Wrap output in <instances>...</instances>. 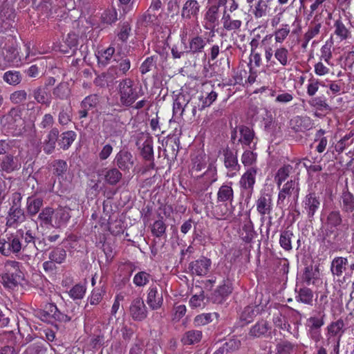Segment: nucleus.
<instances>
[{
    "instance_id": "nucleus-19",
    "label": "nucleus",
    "mask_w": 354,
    "mask_h": 354,
    "mask_svg": "<svg viewBox=\"0 0 354 354\" xmlns=\"http://www.w3.org/2000/svg\"><path fill=\"white\" fill-rule=\"evenodd\" d=\"M26 219L24 210L19 207H10L6 218V226L12 227L15 224L21 223Z\"/></svg>"
},
{
    "instance_id": "nucleus-6",
    "label": "nucleus",
    "mask_w": 354,
    "mask_h": 354,
    "mask_svg": "<svg viewBox=\"0 0 354 354\" xmlns=\"http://www.w3.org/2000/svg\"><path fill=\"white\" fill-rule=\"evenodd\" d=\"M147 303L152 310L160 308L163 304L162 289L158 284H152L148 289Z\"/></svg>"
},
{
    "instance_id": "nucleus-4",
    "label": "nucleus",
    "mask_w": 354,
    "mask_h": 354,
    "mask_svg": "<svg viewBox=\"0 0 354 354\" xmlns=\"http://www.w3.org/2000/svg\"><path fill=\"white\" fill-rule=\"evenodd\" d=\"M136 145L140 149L141 156L145 160H154L152 137L142 133L136 142Z\"/></svg>"
},
{
    "instance_id": "nucleus-27",
    "label": "nucleus",
    "mask_w": 354,
    "mask_h": 354,
    "mask_svg": "<svg viewBox=\"0 0 354 354\" xmlns=\"http://www.w3.org/2000/svg\"><path fill=\"white\" fill-rule=\"evenodd\" d=\"M69 210L66 207H61L54 211L55 226L59 227L68 222L71 218Z\"/></svg>"
},
{
    "instance_id": "nucleus-29",
    "label": "nucleus",
    "mask_w": 354,
    "mask_h": 354,
    "mask_svg": "<svg viewBox=\"0 0 354 354\" xmlns=\"http://www.w3.org/2000/svg\"><path fill=\"white\" fill-rule=\"evenodd\" d=\"M225 156V166L230 169L231 171H238L240 168V165L238 163V160L236 155L234 154V153L229 150L226 149L224 151Z\"/></svg>"
},
{
    "instance_id": "nucleus-53",
    "label": "nucleus",
    "mask_w": 354,
    "mask_h": 354,
    "mask_svg": "<svg viewBox=\"0 0 354 354\" xmlns=\"http://www.w3.org/2000/svg\"><path fill=\"white\" fill-rule=\"evenodd\" d=\"M54 304H48L44 310L38 313V317L44 322L53 324V310Z\"/></svg>"
},
{
    "instance_id": "nucleus-13",
    "label": "nucleus",
    "mask_w": 354,
    "mask_h": 354,
    "mask_svg": "<svg viewBox=\"0 0 354 354\" xmlns=\"http://www.w3.org/2000/svg\"><path fill=\"white\" fill-rule=\"evenodd\" d=\"M299 191V183L295 180H290L288 181L283 185L282 189L279 193L277 203H282L287 196H290L292 194H295V196L297 198Z\"/></svg>"
},
{
    "instance_id": "nucleus-50",
    "label": "nucleus",
    "mask_w": 354,
    "mask_h": 354,
    "mask_svg": "<svg viewBox=\"0 0 354 354\" xmlns=\"http://www.w3.org/2000/svg\"><path fill=\"white\" fill-rule=\"evenodd\" d=\"M115 70V68L111 67L108 69L107 72L103 73L101 75L97 77L94 80L95 84L97 86L104 87L108 80L113 77V73Z\"/></svg>"
},
{
    "instance_id": "nucleus-48",
    "label": "nucleus",
    "mask_w": 354,
    "mask_h": 354,
    "mask_svg": "<svg viewBox=\"0 0 354 354\" xmlns=\"http://www.w3.org/2000/svg\"><path fill=\"white\" fill-rule=\"evenodd\" d=\"M53 95L61 100H64L69 95V88L66 84H59L53 91Z\"/></svg>"
},
{
    "instance_id": "nucleus-52",
    "label": "nucleus",
    "mask_w": 354,
    "mask_h": 354,
    "mask_svg": "<svg viewBox=\"0 0 354 354\" xmlns=\"http://www.w3.org/2000/svg\"><path fill=\"white\" fill-rule=\"evenodd\" d=\"M118 62L117 68L121 75H125L131 68V60L127 56H122L120 59L115 58Z\"/></svg>"
},
{
    "instance_id": "nucleus-8",
    "label": "nucleus",
    "mask_w": 354,
    "mask_h": 354,
    "mask_svg": "<svg viewBox=\"0 0 354 354\" xmlns=\"http://www.w3.org/2000/svg\"><path fill=\"white\" fill-rule=\"evenodd\" d=\"M21 235V242L22 243V252L26 256H30L35 252V242L36 236L31 230H27L26 232L19 231Z\"/></svg>"
},
{
    "instance_id": "nucleus-34",
    "label": "nucleus",
    "mask_w": 354,
    "mask_h": 354,
    "mask_svg": "<svg viewBox=\"0 0 354 354\" xmlns=\"http://www.w3.org/2000/svg\"><path fill=\"white\" fill-rule=\"evenodd\" d=\"M3 79L7 84L16 86L21 82L22 76L19 71H8L3 74Z\"/></svg>"
},
{
    "instance_id": "nucleus-2",
    "label": "nucleus",
    "mask_w": 354,
    "mask_h": 354,
    "mask_svg": "<svg viewBox=\"0 0 354 354\" xmlns=\"http://www.w3.org/2000/svg\"><path fill=\"white\" fill-rule=\"evenodd\" d=\"M5 272L0 274V283L9 289H14L18 286L22 279V272L19 269V263L16 261L8 260L5 263Z\"/></svg>"
},
{
    "instance_id": "nucleus-51",
    "label": "nucleus",
    "mask_w": 354,
    "mask_h": 354,
    "mask_svg": "<svg viewBox=\"0 0 354 354\" xmlns=\"http://www.w3.org/2000/svg\"><path fill=\"white\" fill-rule=\"evenodd\" d=\"M344 326V321L341 319H338L336 322H332L328 326V332L329 334H330L333 336L337 335L340 334L341 336L342 334L344 333L343 328Z\"/></svg>"
},
{
    "instance_id": "nucleus-39",
    "label": "nucleus",
    "mask_w": 354,
    "mask_h": 354,
    "mask_svg": "<svg viewBox=\"0 0 354 354\" xmlns=\"http://www.w3.org/2000/svg\"><path fill=\"white\" fill-rule=\"evenodd\" d=\"M325 313L324 311H319L318 316L310 317L307 319V324L309 329H320L324 324Z\"/></svg>"
},
{
    "instance_id": "nucleus-58",
    "label": "nucleus",
    "mask_w": 354,
    "mask_h": 354,
    "mask_svg": "<svg viewBox=\"0 0 354 354\" xmlns=\"http://www.w3.org/2000/svg\"><path fill=\"white\" fill-rule=\"evenodd\" d=\"M310 104L320 111H330L331 108L322 97H313L309 102Z\"/></svg>"
},
{
    "instance_id": "nucleus-43",
    "label": "nucleus",
    "mask_w": 354,
    "mask_h": 354,
    "mask_svg": "<svg viewBox=\"0 0 354 354\" xmlns=\"http://www.w3.org/2000/svg\"><path fill=\"white\" fill-rule=\"evenodd\" d=\"M32 95L37 102L41 104H46V106L49 105V102L47 99V92L44 88L39 86L35 88L32 91Z\"/></svg>"
},
{
    "instance_id": "nucleus-63",
    "label": "nucleus",
    "mask_w": 354,
    "mask_h": 354,
    "mask_svg": "<svg viewBox=\"0 0 354 354\" xmlns=\"http://www.w3.org/2000/svg\"><path fill=\"white\" fill-rule=\"evenodd\" d=\"M64 42L72 50L73 53H74L77 50L78 35L74 32H70L67 35Z\"/></svg>"
},
{
    "instance_id": "nucleus-3",
    "label": "nucleus",
    "mask_w": 354,
    "mask_h": 354,
    "mask_svg": "<svg viewBox=\"0 0 354 354\" xmlns=\"http://www.w3.org/2000/svg\"><path fill=\"white\" fill-rule=\"evenodd\" d=\"M201 8L197 0H186L182 6L181 18L185 21L198 20Z\"/></svg>"
},
{
    "instance_id": "nucleus-41",
    "label": "nucleus",
    "mask_w": 354,
    "mask_h": 354,
    "mask_svg": "<svg viewBox=\"0 0 354 354\" xmlns=\"http://www.w3.org/2000/svg\"><path fill=\"white\" fill-rule=\"evenodd\" d=\"M150 279H152V277L149 273L140 271L135 274L133 281L136 286L142 287L147 285Z\"/></svg>"
},
{
    "instance_id": "nucleus-21",
    "label": "nucleus",
    "mask_w": 354,
    "mask_h": 354,
    "mask_svg": "<svg viewBox=\"0 0 354 354\" xmlns=\"http://www.w3.org/2000/svg\"><path fill=\"white\" fill-rule=\"evenodd\" d=\"M203 337V333L199 330L186 331L181 337V342L185 346H190L199 343Z\"/></svg>"
},
{
    "instance_id": "nucleus-42",
    "label": "nucleus",
    "mask_w": 354,
    "mask_h": 354,
    "mask_svg": "<svg viewBox=\"0 0 354 354\" xmlns=\"http://www.w3.org/2000/svg\"><path fill=\"white\" fill-rule=\"evenodd\" d=\"M158 57L152 55L148 57L141 64L140 67V71L142 75L147 73L151 71L153 68L156 67V62Z\"/></svg>"
},
{
    "instance_id": "nucleus-15",
    "label": "nucleus",
    "mask_w": 354,
    "mask_h": 354,
    "mask_svg": "<svg viewBox=\"0 0 354 354\" xmlns=\"http://www.w3.org/2000/svg\"><path fill=\"white\" fill-rule=\"evenodd\" d=\"M257 172V169L251 167L242 175L239 181L241 187L245 190H248L250 193L254 189Z\"/></svg>"
},
{
    "instance_id": "nucleus-12",
    "label": "nucleus",
    "mask_w": 354,
    "mask_h": 354,
    "mask_svg": "<svg viewBox=\"0 0 354 354\" xmlns=\"http://www.w3.org/2000/svg\"><path fill=\"white\" fill-rule=\"evenodd\" d=\"M304 204L308 218H313L320 205L319 197L314 192L310 193L306 196Z\"/></svg>"
},
{
    "instance_id": "nucleus-36",
    "label": "nucleus",
    "mask_w": 354,
    "mask_h": 354,
    "mask_svg": "<svg viewBox=\"0 0 354 354\" xmlns=\"http://www.w3.org/2000/svg\"><path fill=\"white\" fill-rule=\"evenodd\" d=\"M221 87V85L218 84L216 86V87H214V89L207 93L205 97L201 98V100L202 101V104L199 108L200 110H203L205 108L209 106L216 100L218 94V90H219Z\"/></svg>"
},
{
    "instance_id": "nucleus-17",
    "label": "nucleus",
    "mask_w": 354,
    "mask_h": 354,
    "mask_svg": "<svg viewBox=\"0 0 354 354\" xmlns=\"http://www.w3.org/2000/svg\"><path fill=\"white\" fill-rule=\"evenodd\" d=\"M238 130L240 133V138L238 140L239 142L243 145L249 146L250 149L254 150L256 143H254L252 147L250 146L255 136L253 129L245 125H240L238 127Z\"/></svg>"
},
{
    "instance_id": "nucleus-31",
    "label": "nucleus",
    "mask_w": 354,
    "mask_h": 354,
    "mask_svg": "<svg viewBox=\"0 0 354 354\" xmlns=\"http://www.w3.org/2000/svg\"><path fill=\"white\" fill-rule=\"evenodd\" d=\"M296 292L298 293L297 296L296 297L297 301L305 304L312 305L313 292L311 289L307 287H304L299 288L298 291L296 290Z\"/></svg>"
},
{
    "instance_id": "nucleus-59",
    "label": "nucleus",
    "mask_w": 354,
    "mask_h": 354,
    "mask_svg": "<svg viewBox=\"0 0 354 354\" xmlns=\"http://www.w3.org/2000/svg\"><path fill=\"white\" fill-rule=\"evenodd\" d=\"M71 121L70 109L62 106L58 115V122L59 124L64 126Z\"/></svg>"
},
{
    "instance_id": "nucleus-22",
    "label": "nucleus",
    "mask_w": 354,
    "mask_h": 354,
    "mask_svg": "<svg viewBox=\"0 0 354 354\" xmlns=\"http://www.w3.org/2000/svg\"><path fill=\"white\" fill-rule=\"evenodd\" d=\"M348 259L342 257L334 258L330 264V271L334 276L340 277L346 269Z\"/></svg>"
},
{
    "instance_id": "nucleus-47",
    "label": "nucleus",
    "mask_w": 354,
    "mask_h": 354,
    "mask_svg": "<svg viewBox=\"0 0 354 354\" xmlns=\"http://www.w3.org/2000/svg\"><path fill=\"white\" fill-rule=\"evenodd\" d=\"M334 27L335 28V34L337 35L341 40L346 39L348 37L350 32L340 19L335 21Z\"/></svg>"
},
{
    "instance_id": "nucleus-33",
    "label": "nucleus",
    "mask_w": 354,
    "mask_h": 354,
    "mask_svg": "<svg viewBox=\"0 0 354 354\" xmlns=\"http://www.w3.org/2000/svg\"><path fill=\"white\" fill-rule=\"evenodd\" d=\"M43 205L40 198L28 197L27 199V212L30 216L37 214Z\"/></svg>"
},
{
    "instance_id": "nucleus-62",
    "label": "nucleus",
    "mask_w": 354,
    "mask_h": 354,
    "mask_svg": "<svg viewBox=\"0 0 354 354\" xmlns=\"http://www.w3.org/2000/svg\"><path fill=\"white\" fill-rule=\"evenodd\" d=\"M118 19V13L115 9L107 10L102 15V21L107 24H112Z\"/></svg>"
},
{
    "instance_id": "nucleus-24",
    "label": "nucleus",
    "mask_w": 354,
    "mask_h": 354,
    "mask_svg": "<svg viewBox=\"0 0 354 354\" xmlns=\"http://www.w3.org/2000/svg\"><path fill=\"white\" fill-rule=\"evenodd\" d=\"M343 217L339 210L330 211L326 218V225L330 228H337L342 225Z\"/></svg>"
},
{
    "instance_id": "nucleus-35",
    "label": "nucleus",
    "mask_w": 354,
    "mask_h": 354,
    "mask_svg": "<svg viewBox=\"0 0 354 354\" xmlns=\"http://www.w3.org/2000/svg\"><path fill=\"white\" fill-rule=\"evenodd\" d=\"M66 258V251L59 247L54 248L48 254V259L56 263H62Z\"/></svg>"
},
{
    "instance_id": "nucleus-26",
    "label": "nucleus",
    "mask_w": 354,
    "mask_h": 354,
    "mask_svg": "<svg viewBox=\"0 0 354 354\" xmlns=\"http://www.w3.org/2000/svg\"><path fill=\"white\" fill-rule=\"evenodd\" d=\"M234 198V192L230 185H223L217 192V201L225 203L232 202Z\"/></svg>"
},
{
    "instance_id": "nucleus-44",
    "label": "nucleus",
    "mask_w": 354,
    "mask_h": 354,
    "mask_svg": "<svg viewBox=\"0 0 354 354\" xmlns=\"http://www.w3.org/2000/svg\"><path fill=\"white\" fill-rule=\"evenodd\" d=\"M100 102V97L96 94H91L86 96L80 103L81 108L91 109L95 108Z\"/></svg>"
},
{
    "instance_id": "nucleus-61",
    "label": "nucleus",
    "mask_w": 354,
    "mask_h": 354,
    "mask_svg": "<svg viewBox=\"0 0 354 354\" xmlns=\"http://www.w3.org/2000/svg\"><path fill=\"white\" fill-rule=\"evenodd\" d=\"M217 316L216 313H203L197 315L194 318V324L196 326H204L212 321V317Z\"/></svg>"
},
{
    "instance_id": "nucleus-38",
    "label": "nucleus",
    "mask_w": 354,
    "mask_h": 354,
    "mask_svg": "<svg viewBox=\"0 0 354 354\" xmlns=\"http://www.w3.org/2000/svg\"><path fill=\"white\" fill-rule=\"evenodd\" d=\"M274 57L283 66L289 64L290 53L285 47L277 48L274 53Z\"/></svg>"
},
{
    "instance_id": "nucleus-40",
    "label": "nucleus",
    "mask_w": 354,
    "mask_h": 354,
    "mask_svg": "<svg viewBox=\"0 0 354 354\" xmlns=\"http://www.w3.org/2000/svg\"><path fill=\"white\" fill-rule=\"evenodd\" d=\"M23 354H48L46 344L39 342L30 344Z\"/></svg>"
},
{
    "instance_id": "nucleus-25",
    "label": "nucleus",
    "mask_w": 354,
    "mask_h": 354,
    "mask_svg": "<svg viewBox=\"0 0 354 354\" xmlns=\"http://www.w3.org/2000/svg\"><path fill=\"white\" fill-rule=\"evenodd\" d=\"M77 134L73 131H66L59 135L58 146L63 150H67L76 138Z\"/></svg>"
},
{
    "instance_id": "nucleus-28",
    "label": "nucleus",
    "mask_w": 354,
    "mask_h": 354,
    "mask_svg": "<svg viewBox=\"0 0 354 354\" xmlns=\"http://www.w3.org/2000/svg\"><path fill=\"white\" fill-rule=\"evenodd\" d=\"M297 346L287 340H281L276 345L275 354H296Z\"/></svg>"
},
{
    "instance_id": "nucleus-49",
    "label": "nucleus",
    "mask_w": 354,
    "mask_h": 354,
    "mask_svg": "<svg viewBox=\"0 0 354 354\" xmlns=\"http://www.w3.org/2000/svg\"><path fill=\"white\" fill-rule=\"evenodd\" d=\"M290 169L291 167L290 165H286L281 167L277 171L274 177V180L279 188H280L281 183L288 177Z\"/></svg>"
},
{
    "instance_id": "nucleus-37",
    "label": "nucleus",
    "mask_w": 354,
    "mask_h": 354,
    "mask_svg": "<svg viewBox=\"0 0 354 354\" xmlns=\"http://www.w3.org/2000/svg\"><path fill=\"white\" fill-rule=\"evenodd\" d=\"M293 236V233L289 230H286L281 232L279 238L280 246L286 251H290L292 250L291 239Z\"/></svg>"
},
{
    "instance_id": "nucleus-10",
    "label": "nucleus",
    "mask_w": 354,
    "mask_h": 354,
    "mask_svg": "<svg viewBox=\"0 0 354 354\" xmlns=\"http://www.w3.org/2000/svg\"><path fill=\"white\" fill-rule=\"evenodd\" d=\"M191 96L188 93H180L176 96L173 105L174 115L182 116L186 109L189 108Z\"/></svg>"
},
{
    "instance_id": "nucleus-23",
    "label": "nucleus",
    "mask_w": 354,
    "mask_h": 354,
    "mask_svg": "<svg viewBox=\"0 0 354 354\" xmlns=\"http://www.w3.org/2000/svg\"><path fill=\"white\" fill-rule=\"evenodd\" d=\"M272 207L271 196L268 194L262 195L257 201V209L261 216L270 213Z\"/></svg>"
},
{
    "instance_id": "nucleus-46",
    "label": "nucleus",
    "mask_w": 354,
    "mask_h": 354,
    "mask_svg": "<svg viewBox=\"0 0 354 354\" xmlns=\"http://www.w3.org/2000/svg\"><path fill=\"white\" fill-rule=\"evenodd\" d=\"M86 290L85 286L76 284L68 291V295L73 300L81 299L84 297Z\"/></svg>"
},
{
    "instance_id": "nucleus-56",
    "label": "nucleus",
    "mask_w": 354,
    "mask_h": 354,
    "mask_svg": "<svg viewBox=\"0 0 354 354\" xmlns=\"http://www.w3.org/2000/svg\"><path fill=\"white\" fill-rule=\"evenodd\" d=\"M71 319V316L61 312L57 307L56 305L53 304V324L55 322H58L59 323H66L70 322Z\"/></svg>"
},
{
    "instance_id": "nucleus-54",
    "label": "nucleus",
    "mask_w": 354,
    "mask_h": 354,
    "mask_svg": "<svg viewBox=\"0 0 354 354\" xmlns=\"http://www.w3.org/2000/svg\"><path fill=\"white\" fill-rule=\"evenodd\" d=\"M257 158V153L253 152L252 150H245L241 156V162L244 166H252L256 162Z\"/></svg>"
},
{
    "instance_id": "nucleus-30",
    "label": "nucleus",
    "mask_w": 354,
    "mask_h": 354,
    "mask_svg": "<svg viewBox=\"0 0 354 354\" xmlns=\"http://www.w3.org/2000/svg\"><path fill=\"white\" fill-rule=\"evenodd\" d=\"M54 216V211L50 207H46L39 213L38 219L40 222L41 226L51 225L55 227V224L52 223L53 218Z\"/></svg>"
},
{
    "instance_id": "nucleus-11",
    "label": "nucleus",
    "mask_w": 354,
    "mask_h": 354,
    "mask_svg": "<svg viewBox=\"0 0 354 354\" xmlns=\"http://www.w3.org/2000/svg\"><path fill=\"white\" fill-rule=\"evenodd\" d=\"M114 162L122 171H129L134 163L132 154L125 150H121L116 154Z\"/></svg>"
},
{
    "instance_id": "nucleus-45",
    "label": "nucleus",
    "mask_w": 354,
    "mask_h": 354,
    "mask_svg": "<svg viewBox=\"0 0 354 354\" xmlns=\"http://www.w3.org/2000/svg\"><path fill=\"white\" fill-rule=\"evenodd\" d=\"M50 165L53 168V174L57 176H63L68 168L66 162L63 160H55L51 162Z\"/></svg>"
},
{
    "instance_id": "nucleus-57",
    "label": "nucleus",
    "mask_w": 354,
    "mask_h": 354,
    "mask_svg": "<svg viewBox=\"0 0 354 354\" xmlns=\"http://www.w3.org/2000/svg\"><path fill=\"white\" fill-rule=\"evenodd\" d=\"M212 211L214 216L218 220L225 218L228 214V207L226 203L212 206Z\"/></svg>"
},
{
    "instance_id": "nucleus-55",
    "label": "nucleus",
    "mask_w": 354,
    "mask_h": 354,
    "mask_svg": "<svg viewBox=\"0 0 354 354\" xmlns=\"http://www.w3.org/2000/svg\"><path fill=\"white\" fill-rule=\"evenodd\" d=\"M27 97L28 94L25 90H17L10 94V100L15 104H19L24 102Z\"/></svg>"
},
{
    "instance_id": "nucleus-60",
    "label": "nucleus",
    "mask_w": 354,
    "mask_h": 354,
    "mask_svg": "<svg viewBox=\"0 0 354 354\" xmlns=\"http://www.w3.org/2000/svg\"><path fill=\"white\" fill-rule=\"evenodd\" d=\"M268 8V3L265 0H258L255 9L254 10V15L255 17L260 18L265 16Z\"/></svg>"
},
{
    "instance_id": "nucleus-7",
    "label": "nucleus",
    "mask_w": 354,
    "mask_h": 354,
    "mask_svg": "<svg viewBox=\"0 0 354 354\" xmlns=\"http://www.w3.org/2000/svg\"><path fill=\"white\" fill-rule=\"evenodd\" d=\"M211 263L209 259L201 257L199 259L192 261L189 264L188 268L193 274L205 276L208 273Z\"/></svg>"
},
{
    "instance_id": "nucleus-64",
    "label": "nucleus",
    "mask_w": 354,
    "mask_h": 354,
    "mask_svg": "<svg viewBox=\"0 0 354 354\" xmlns=\"http://www.w3.org/2000/svg\"><path fill=\"white\" fill-rule=\"evenodd\" d=\"M161 218H162V217ZM165 230H166V225L165 224L162 219L156 221L153 223V224L152 225V228H151V232L154 236H156L157 237H160L163 234H165Z\"/></svg>"
},
{
    "instance_id": "nucleus-32",
    "label": "nucleus",
    "mask_w": 354,
    "mask_h": 354,
    "mask_svg": "<svg viewBox=\"0 0 354 354\" xmlns=\"http://www.w3.org/2000/svg\"><path fill=\"white\" fill-rule=\"evenodd\" d=\"M1 167L3 171L10 173L15 170L19 169V167L15 160L14 156L11 154L6 155L1 164Z\"/></svg>"
},
{
    "instance_id": "nucleus-14",
    "label": "nucleus",
    "mask_w": 354,
    "mask_h": 354,
    "mask_svg": "<svg viewBox=\"0 0 354 354\" xmlns=\"http://www.w3.org/2000/svg\"><path fill=\"white\" fill-rule=\"evenodd\" d=\"M98 176H103L105 182L109 185H115L122 178V174L117 168L102 169L97 171Z\"/></svg>"
},
{
    "instance_id": "nucleus-20",
    "label": "nucleus",
    "mask_w": 354,
    "mask_h": 354,
    "mask_svg": "<svg viewBox=\"0 0 354 354\" xmlns=\"http://www.w3.org/2000/svg\"><path fill=\"white\" fill-rule=\"evenodd\" d=\"M339 203L344 213L351 214L354 212V195L348 189L343 190Z\"/></svg>"
},
{
    "instance_id": "nucleus-5",
    "label": "nucleus",
    "mask_w": 354,
    "mask_h": 354,
    "mask_svg": "<svg viewBox=\"0 0 354 354\" xmlns=\"http://www.w3.org/2000/svg\"><path fill=\"white\" fill-rule=\"evenodd\" d=\"M129 314L136 322H142L148 315V310L144 301L140 297L133 299L129 306Z\"/></svg>"
},
{
    "instance_id": "nucleus-18",
    "label": "nucleus",
    "mask_w": 354,
    "mask_h": 354,
    "mask_svg": "<svg viewBox=\"0 0 354 354\" xmlns=\"http://www.w3.org/2000/svg\"><path fill=\"white\" fill-rule=\"evenodd\" d=\"M206 40L201 36H194L189 40V45L185 46L187 54L195 55L202 53L206 46Z\"/></svg>"
},
{
    "instance_id": "nucleus-9",
    "label": "nucleus",
    "mask_w": 354,
    "mask_h": 354,
    "mask_svg": "<svg viewBox=\"0 0 354 354\" xmlns=\"http://www.w3.org/2000/svg\"><path fill=\"white\" fill-rule=\"evenodd\" d=\"M59 131L57 127H52L48 131L42 145L45 153L49 155L54 152L56 142L58 143L59 139Z\"/></svg>"
},
{
    "instance_id": "nucleus-16",
    "label": "nucleus",
    "mask_w": 354,
    "mask_h": 354,
    "mask_svg": "<svg viewBox=\"0 0 354 354\" xmlns=\"http://www.w3.org/2000/svg\"><path fill=\"white\" fill-rule=\"evenodd\" d=\"M270 329L269 323L266 320L261 319L250 328L248 335L252 338H260L266 337Z\"/></svg>"
},
{
    "instance_id": "nucleus-1",
    "label": "nucleus",
    "mask_w": 354,
    "mask_h": 354,
    "mask_svg": "<svg viewBox=\"0 0 354 354\" xmlns=\"http://www.w3.org/2000/svg\"><path fill=\"white\" fill-rule=\"evenodd\" d=\"M116 91L118 95V105L124 108L132 106L137 100L145 94L142 86L136 84L129 77L118 82Z\"/></svg>"
}]
</instances>
